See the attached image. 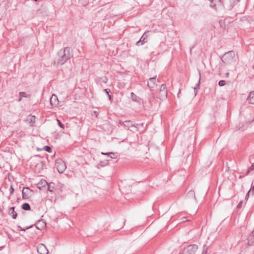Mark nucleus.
<instances>
[{
    "mask_svg": "<svg viewBox=\"0 0 254 254\" xmlns=\"http://www.w3.org/2000/svg\"><path fill=\"white\" fill-rule=\"evenodd\" d=\"M57 121H58L59 126L62 128H64V125L61 122V121L58 119H57Z\"/></svg>",
    "mask_w": 254,
    "mask_h": 254,
    "instance_id": "obj_32",
    "label": "nucleus"
},
{
    "mask_svg": "<svg viewBox=\"0 0 254 254\" xmlns=\"http://www.w3.org/2000/svg\"><path fill=\"white\" fill-rule=\"evenodd\" d=\"M70 49L65 47L61 50L58 54L57 63L58 65L64 64L70 58Z\"/></svg>",
    "mask_w": 254,
    "mask_h": 254,
    "instance_id": "obj_2",
    "label": "nucleus"
},
{
    "mask_svg": "<svg viewBox=\"0 0 254 254\" xmlns=\"http://www.w3.org/2000/svg\"><path fill=\"white\" fill-rule=\"evenodd\" d=\"M37 251L41 254H47L48 252L43 244H41L37 247Z\"/></svg>",
    "mask_w": 254,
    "mask_h": 254,
    "instance_id": "obj_14",
    "label": "nucleus"
},
{
    "mask_svg": "<svg viewBox=\"0 0 254 254\" xmlns=\"http://www.w3.org/2000/svg\"><path fill=\"white\" fill-rule=\"evenodd\" d=\"M131 98L133 101L137 102L138 101V97L133 92L130 94Z\"/></svg>",
    "mask_w": 254,
    "mask_h": 254,
    "instance_id": "obj_24",
    "label": "nucleus"
},
{
    "mask_svg": "<svg viewBox=\"0 0 254 254\" xmlns=\"http://www.w3.org/2000/svg\"><path fill=\"white\" fill-rule=\"evenodd\" d=\"M22 97H20V96H19V99H18V102L21 101V100H22Z\"/></svg>",
    "mask_w": 254,
    "mask_h": 254,
    "instance_id": "obj_42",
    "label": "nucleus"
},
{
    "mask_svg": "<svg viewBox=\"0 0 254 254\" xmlns=\"http://www.w3.org/2000/svg\"><path fill=\"white\" fill-rule=\"evenodd\" d=\"M251 236H254V230L253 231L252 235Z\"/></svg>",
    "mask_w": 254,
    "mask_h": 254,
    "instance_id": "obj_45",
    "label": "nucleus"
},
{
    "mask_svg": "<svg viewBox=\"0 0 254 254\" xmlns=\"http://www.w3.org/2000/svg\"><path fill=\"white\" fill-rule=\"evenodd\" d=\"M51 104L53 106H57L59 104V100L57 95L53 94L50 99Z\"/></svg>",
    "mask_w": 254,
    "mask_h": 254,
    "instance_id": "obj_15",
    "label": "nucleus"
},
{
    "mask_svg": "<svg viewBox=\"0 0 254 254\" xmlns=\"http://www.w3.org/2000/svg\"><path fill=\"white\" fill-rule=\"evenodd\" d=\"M30 227H32V226H30V227H27V228H26V229H28V228H30Z\"/></svg>",
    "mask_w": 254,
    "mask_h": 254,
    "instance_id": "obj_47",
    "label": "nucleus"
},
{
    "mask_svg": "<svg viewBox=\"0 0 254 254\" xmlns=\"http://www.w3.org/2000/svg\"><path fill=\"white\" fill-rule=\"evenodd\" d=\"M252 190V193L254 195V185L252 186V188L251 189Z\"/></svg>",
    "mask_w": 254,
    "mask_h": 254,
    "instance_id": "obj_40",
    "label": "nucleus"
},
{
    "mask_svg": "<svg viewBox=\"0 0 254 254\" xmlns=\"http://www.w3.org/2000/svg\"><path fill=\"white\" fill-rule=\"evenodd\" d=\"M19 96H20V97H28L27 94L26 92H20L19 93Z\"/></svg>",
    "mask_w": 254,
    "mask_h": 254,
    "instance_id": "obj_26",
    "label": "nucleus"
},
{
    "mask_svg": "<svg viewBox=\"0 0 254 254\" xmlns=\"http://www.w3.org/2000/svg\"><path fill=\"white\" fill-rule=\"evenodd\" d=\"M140 125H141V126H143V123H142V124H140Z\"/></svg>",
    "mask_w": 254,
    "mask_h": 254,
    "instance_id": "obj_50",
    "label": "nucleus"
},
{
    "mask_svg": "<svg viewBox=\"0 0 254 254\" xmlns=\"http://www.w3.org/2000/svg\"><path fill=\"white\" fill-rule=\"evenodd\" d=\"M197 91H198V89H197V88L196 87H194V91L195 92V95H196Z\"/></svg>",
    "mask_w": 254,
    "mask_h": 254,
    "instance_id": "obj_39",
    "label": "nucleus"
},
{
    "mask_svg": "<svg viewBox=\"0 0 254 254\" xmlns=\"http://www.w3.org/2000/svg\"><path fill=\"white\" fill-rule=\"evenodd\" d=\"M9 191H10V195L12 194L14 191V189L13 188V186L12 185H11V186H10Z\"/></svg>",
    "mask_w": 254,
    "mask_h": 254,
    "instance_id": "obj_31",
    "label": "nucleus"
},
{
    "mask_svg": "<svg viewBox=\"0 0 254 254\" xmlns=\"http://www.w3.org/2000/svg\"><path fill=\"white\" fill-rule=\"evenodd\" d=\"M104 92H105L107 94V95H109L110 90L108 89H104Z\"/></svg>",
    "mask_w": 254,
    "mask_h": 254,
    "instance_id": "obj_35",
    "label": "nucleus"
},
{
    "mask_svg": "<svg viewBox=\"0 0 254 254\" xmlns=\"http://www.w3.org/2000/svg\"><path fill=\"white\" fill-rule=\"evenodd\" d=\"M2 213V209L0 208V213Z\"/></svg>",
    "mask_w": 254,
    "mask_h": 254,
    "instance_id": "obj_46",
    "label": "nucleus"
},
{
    "mask_svg": "<svg viewBox=\"0 0 254 254\" xmlns=\"http://www.w3.org/2000/svg\"><path fill=\"white\" fill-rule=\"evenodd\" d=\"M124 224L125 223V220H124V222H123Z\"/></svg>",
    "mask_w": 254,
    "mask_h": 254,
    "instance_id": "obj_52",
    "label": "nucleus"
},
{
    "mask_svg": "<svg viewBox=\"0 0 254 254\" xmlns=\"http://www.w3.org/2000/svg\"><path fill=\"white\" fill-rule=\"evenodd\" d=\"M251 190V189H250V190L248 191V192L247 193L246 195V197H245L246 199H248V198H249V196H250V192Z\"/></svg>",
    "mask_w": 254,
    "mask_h": 254,
    "instance_id": "obj_33",
    "label": "nucleus"
},
{
    "mask_svg": "<svg viewBox=\"0 0 254 254\" xmlns=\"http://www.w3.org/2000/svg\"><path fill=\"white\" fill-rule=\"evenodd\" d=\"M254 170V163L252 164V166L249 168L247 172L246 173V175H248L251 171Z\"/></svg>",
    "mask_w": 254,
    "mask_h": 254,
    "instance_id": "obj_25",
    "label": "nucleus"
},
{
    "mask_svg": "<svg viewBox=\"0 0 254 254\" xmlns=\"http://www.w3.org/2000/svg\"><path fill=\"white\" fill-rule=\"evenodd\" d=\"M124 122H123L121 120H119L118 121V124H120L121 125H123L124 126Z\"/></svg>",
    "mask_w": 254,
    "mask_h": 254,
    "instance_id": "obj_38",
    "label": "nucleus"
},
{
    "mask_svg": "<svg viewBox=\"0 0 254 254\" xmlns=\"http://www.w3.org/2000/svg\"><path fill=\"white\" fill-rule=\"evenodd\" d=\"M156 76L153 77H151L149 79V82L147 83V86L151 90L156 85Z\"/></svg>",
    "mask_w": 254,
    "mask_h": 254,
    "instance_id": "obj_12",
    "label": "nucleus"
},
{
    "mask_svg": "<svg viewBox=\"0 0 254 254\" xmlns=\"http://www.w3.org/2000/svg\"><path fill=\"white\" fill-rule=\"evenodd\" d=\"M229 73H228V72H227V73H226V75H227V76H228V75H229Z\"/></svg>",
    "mask_w": 254,
    "mask_h": 254,
    "instance_id": "obj_48",
    "label": "nucleus"
},
{
    "mask_svg": "<svg viewBox=\"0 0 254 254\" xmlns=\"http://www.w3.org/2000/svg\"><path fill=\"white\" fill-rule=\"evenodd\" d=\"M22 193L23 199H28L32 195L33 191L29 188L24 187L22 190Z\"/></svg>",
    "mask_w": 254,
    "mask_h": 254,
    "instance_id": "obj_7",
    "label": "nucleus"
},
{
    "mask_svg": "<svg viewBox=\"0 0 254 254\" xmlns=\"http://www.w3.org/2000/svg\"><path fill=\"white\" fill-rule=\"evenodd\" d=\"M243 200H241L238 204L237 207L241 208L242 206Z\"/></svg>",
    "mask_w": 254,
    "mask_h": 254,
    "instance_id": "obj_34",
    "label": "nucleus"
},
{
    "mask_svg": "<svg viewBox=\"0 0 254 254\" xmlns=\"http://www.w3.org/2000/svg\"><path fill=\"white\" fill-rule=\"evenodd\" d=\"M187 197L188 198H194V199H196L194 191L192 190L189 191L187 194Z\"/></svg>",
    "mask_w": 254,
    "mask_h": 254,
    "instance_id": "obj_19",
    "label": "nucleus"
},
{
    "mask_svg": "<svg viewBox=\"0 0 254 254\" xmlns=\"http://www.w3.org/2000/svg\"><path fill=\"white\" fill-rule=\"evenodd\" d=\"M43 149L46 150V151L48 152H52V148L51 147L49 146H45L43 148Z\"/></svg>",
    "mask_w": 254,
    "mask_h": 254,
    "instance_id": "obj_27",
    "label": "nucleus"
},
{
    "mask_svg": "<svg viewBox=\"0 0 254 254\" xmlns=\"http://www.w3.org/2000/svg\"><path fill=\"white\" fill-rule=\"evenodd\" d=\"M248 102L251 104H254V91L251 92L247 98Z\"/></svg>",
    "mask_w": 254,
    "mask_h": 254,
    "instance_id": "obj_17",
    "label": "nucleus"
},
{
    "mask_svg": "<svg viewBox=\"0 0 254 254\" xmlns=\"http://www.w3.org/2000/svg\"><path fill=\"white\" fill-rule=\"evenodd\" d=\"M197 250L196 245H190L185 248L180 254H195Z\"/></svg>",
    "mask_w": 254,
    "mask_h": 254,
    "instance_id": "obj_4",
    "label": "nucleus"
},
{
    "mask_svg": "<svg viewBox=\"0 0 254 254\" xmlns=\"http://www.w3.org/2000/svg\"><path fill=\"white\" fill-rule=\"evenodd\" d=\"M222 61L226 64H231L236 61L235 53L231 51L226 53L222 57Z\"/></svg>",
    "mask_w": 254,
    "mask_h": 254,
    "instance_id": "obj_3",
    "label": "nucleus"
},
{
    "mask_svg": "<svg viewBox=\"0 0 254 254\" xmlns=\"http://www.w3.org/2000/svg\"><path fill=\"white\" fill-rule=\"evenodd\" d=\"M254 122V116H252L250 112H246L245 118L241 115L240 117V122L237 125L236 127L238 130H242L246 129L250 125Z\"/></svg>",
    "mask_w": 254,
    "mask_h": 254,
    "instance_id": "obj_1",
    "label": "nucleus"
},
{
    "mask_svg": "<svg viewBox=\"0 0 254 254\" xmlns=\"http://www.w3.org/2000/svg\"><path fill=\"white\" fill-rule=\"evenodd\" d=\"M19 230L20 231H25L26 229H22L20 226H18Z\"/></svg>",
    "mask_w": 254,
    "mask_h": 254,
    "instance_id": "obj_41",
    "label": "nucleus"
},
{
    "mask_svg": "<svg viewBox=\"0 0 254 254\" xmlns=\"http://www.w3.org/2000/svg\"><path fill=\"white\" fill-rule=\"evenodd\" d=\"M180 93H181V90L180 89V90H179V92H178V97H179V96H180Z\"/></svg>",
    "mask_w": 254,
    "mask_h": 254,
    "instance_id": "obj_43",
    "label": "nucleus"
},
{
    "mask_svg": "<svg viewBox=\"0 0 254 254\" xmlns=\"http://www.w3.org/2000/svg\"><path fill=\"white\" fill-rule=\"evenodd\" d=\"M27 121L31 124V126H34L35 123V116L30 115L27 117Z\"/></svg>",
    "mask_w": 254,
    "mask_h": 254,
    "instance_id": "obj_18",
    "label": "nucleus"
},
{
    "mask_svg": "<svg viewBox=\"0 0 254 254\" xmlns=\"http://www.w3.org/2000/svg\"><path fill=\"white\" fill-rule=\"evenodd\" d=\"M199 76L200 77V73L199 72Z\"/></svg>",
    "mask_w": 254,
    "mask_h": 254,
    "instance_id": "obj_49",
    "label": "nucleus"
},
{
    "mask_svg": "<svg viewBox=\"0 0 254 254\" xmlns=\"http://www.w3.org/2000/svg\"><path fill=\"white\" fill-rule=\"evenodd\" d=\"M248 243L249 245H254V236H250L249 237Z\"/></svg>",
    "mask_w": 254,
    "mask_h": 254,
    "instance_id": "obj_23",
    "label": "nucleus"
},
{
    "mask_svg": "<svg viewBox=\"0 0 254 254\" xmlns=\"http://www.w3.org/2000/svg\"><path fill=\"white\" fill-rule=\"evenodd\" d=\"M159 98L160 99H164L167 98V91L166 90V86L165 84H163L160 86L159 90Z\"/></svg>",
    "mask_w": 254,
    "mask_h": 254,
    "instance_id": "obj_8",
    "label": "nucleus"
},
{
    "mask_svg": "<svg viewBox=\"0 0 254 254\" xmlns=\"http://www.w3.org/2000/svg\"><path fill=\"white\" fill-rule=\"evenodd\" d=\"M36 228L39 230H42L46 226V223L43 219L39 220L35 224Z\"/></svg>",
    "mask_w": 254,
    "mask_h": 254,
    "instance_id": "obj_10",
    "label": "nucleus"
},
{
    "mask_svg": "<svg viewBox=\"0 0 254 254\" xmlns=\"http://www.w3.org/2000/svg\"><path fill=\"white\" fill-rule=\"evenodd\" d=\"M22 208L24 210H30L31 209V207L29 203H24L22 205Z\"/></svg>",
    "mask_w": 254,
    "mask_h": 254,
    "instance_id": "obj_22",
    "label": "nucleus"
},
{
    "mask_svg": "<svg viewBox=\"0 0 254 254\" xmlns=\"http://www.w3.org/2000/svg\"><path fill=\"white\" fill-rule=\"evenodd\" d=\"M56 166L59 173H63L66 168L65 162L62 160L57 161Z\"/></svg>",
    "mask_w": 254,
    "mask_h": 254,
    "instance_id": "obj_6",
    "label": "nucleus"
},
{
    "mask_svg": "<svg viewBox=\"0 0 254 254\" xmlns=\"http://www.w3.org/2000/svg\"><path fill=\"white\" fill-rule=\"evenodd\" d=\"M94 115L95 116V117H96V118H97V117H98V112H97V111H94Z\"/></svg>",
    "mask_w": 254,
    "mask_h": 254,
    "instance_id": "obj_37",
    "label": "nucleus"
},
{
    "mask_svg": "<svg viewBox=\"0 0 254 254\" xmlns=\"http://www.w3.org/2000/svg\"><path fill=\"white\" fill-rule=\"evenodd\" d=\"M101 154L104 155H107L111 158H116L117 157V154L113 153V152H108V153L101 152Z\"/></svg>",
    "mask_w": 254,
    "mask_h": 254,
    "instance_id": "obj_20",
    "label": "nucleus"
},
{
    "mask_svg": "<svg viewBox=\"0 0 254 254\" xmlns=\"http://www.w3.org/2000/svg\"><path fill=\"white\" fill-rule=\"evenodd\" d=\"M82 4L86 5L88 4L89 0H79Z\"/></svg>",
    "mask_w": 254,
    "mask_h": 254,
    "instance_id": "obj_29",
    "label": "nucleus"
},
{
    "mask_svg": "<svg viewBox=\"0 0 254 254\" xmlns=\"http://www.w3.org/2000/svg\"><path fill=\"white\" fill-rule=\"evenodd\" d=\"M108 81V79L106 77H104L103 79V82L105 83H106Z\"/></svg>",
    "mask_w": 254,
    "mask_h": 254,
    "instance_id": "obj_36",
    "label": "nucleus"
},
{
    "mask_svg": "<svg viewBox=\"0 0 254 254\" xmlns=\"http://www.w3.org/2000/svg\"><path fill=\"white\" fill-rule=\"evenodd\" d=\"M47 185V182L45 180L42 179L37 184V187L40 190H43L46 188Z\"/></svg>",
    "mask_w": 254,
    "mask_h": 254,
    "instance_id": "obj_13",
    "label": "nucleus"
},
{
    "mask_svg": "<svg viewBox=\"0 0 254 254\" xmlns=\"http://www.w3.org/2000/svg\"><path fill=\"white\" fill-rule=\"evenodd\" d=\"M226 84V82L225 80H220L218 82V85L220 86H223L224 85H225Z\"/></svg>",
    "mask_w": 254,
    "mask_h": 254,
    "instance_id": "obj_30",
    "label": "nucleus"
},
{
    "mask_svg": "<svg viewBox=\"0 0 254 254\" xmlns=\"http://www.w3.org/2000/svg\"><path fill=\"white\" fill-rule=\"evenodd\" d=\"M35 1H37L38 0H34Z\"/></svg>",
    "mask_w": 254,
    "mask_h": 254,
    "instance_id": "obj_51",
    "label": "nucleus"
},
{
    "mask_svg": "<svg viewBox=\"0 0 254 254\" xmlns=\"http://www.w3.org/2000/svg\"><path fill=\"white\" fill-rule=\"evenodd\" d=\"M221 3L220 0H209L210 6L215 9H217V6H220L221 5Z\"/></svg>",
    "mask_w": 254,
    "mask_h": 254,
    "instance_id": "obj_11",
    "label": "nucleus"
},
{
    "mask_svg": "<svg viewBox=\"0 0 254 254\" xmlns=\"http://www.w3.org/2000/svg\"><path fill=\"white\" fill-rule=\"evenodd\" d=\"M8 214L12 217L13 219H16L17 216V213L15 211V207H12L9 209Z\"/></svg>",
    "mask_w": 254,
    "mask_h": 254,
    "instance_id": "obj_16",
    "label": "nucleus"
},
{
    "mask_svg": "<svg viewBox=\"0 0 254 254\" xmlns=\"http://www.w3.org/2000/svg\"><path fill=\"white\" fill-rule=\"evenodd\" d=\"M149 32V31H146L144 33V34L142 35L139 41L136 42V45L137 46H142L144 44L147 42V39L148 37V36L147 34Z\"/></svg>",
    "mask_w": 254,
    "mask_h": 254,
    "instance_id": "obj_9",
    "label": "nucleus"
},
{
    "mask_svg": "<svg viewBox=\"0 0 254 254\" xmlns=\"http://www.w3.org/2000/svg\"><path fill=\"white\" fill-rule=\"evenodd\" d=\"M208 247L206 245L203 246V250L201 254H206L207 253Z\"/></svg>",
    "mask_w": 254,
    "mask_h": 254,
    "instance_id": "obj_28",
    "label": "nucleus"
},
{
    "mask_svg": "<svg viewBox=\"0 0 254 254\" xmlns=\"http://www.w3.org/2000/svg\"><path fill=\"white\" fill-rule=\"evenodd\" d=\"M139 124H133L130 120L125 121L124 123V126L130 129L131 131L134 132L138 131V126Z\"/></svg>",
    "mask_w": 254,
    "mask_h": 254,
    "instance_id": "obj_5",
    "label": "nucleus"
},
{
    "mask_svg": "<svg viewBox=\"0 0 254 254\" xmlns=\"http://www.w3.org/2000/svg\"><path fill=\"white\" fill-rule=\"evenodd\" d=\"M108 95V96L109 97V99L110 100H111V95H110V94H109V95Z\"/></svg>",
    "mask_w": 254,
    "mask_h": 254,
    "instance_id": "obj_44",
    "label": "nucleus"
},
{
    "mask_svg": "<svg viewBox=\"0 0 254 254\" xmlns=\"http://www.w3.org/2000/svg\"><path fill=\"white\" fill-rule=\"evenodd\" d=\"M48 190L50 192H53L55 189V184L51 182L47 185Z\"/></svg>",
    "mask_w": 254,
    "mask_h": 254,
    "instance_id": "obj_21",
    "label": "nucleus"
}]
</instances>
